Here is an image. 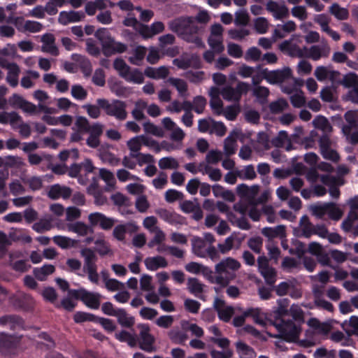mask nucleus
<instances>
[{"label":"nucleus","instance_id":"19","mask_svg":"<svg viewBox=\"0 0 358 358\" xmlns=\"http://www.w3.org/2000/svg\"><path fill=\"white\" fill-rule=\"evenodd\" d=\"M344 118L348 124L342 125V132L344 136H348L352 129L358 128V115L353 110H348L345 113Z\"/></svg>","mask_w":358,"mask_h":358},{"label":"nucleus","instance_id":"59","mask_svg":"<svg viewBox=\"0 0 358 358\" xmlns=\"http://www.w3.org/2000/svg\"><path fill=\"white\" fill-rule=\"evenodd\" d=\"M217 313L220 320L224 322H229L234 314V308L231 306H227Z\"/></svg>","mask_w":358,"mask_h":358},{"label":"nucleus","instance_id":"13","mask_svg":"<svg viewBox=\"0 0 358 358\" xmlns=\"http://www.w3.org/2000/svg\"><path fill=\"white\" fill-rule=\"evenodd\" d=\"M155 213L162 220L171 225L183 224L185 223L184 217L174 211L166 208H158Z\"/></svg>","mask_w":358,"mask_h":358},{"label":"nucleus","instance_id":"24","mask_svg":"<svg viewBox=\"0 0 358 358\" xmlns=\"http://www.w3.org/2000/svg\"><path fill=\"white\" fill-rule=\"evenodd\" d=\"M93 227L87 225L83 222H76L67 225L68 230L78 234L79 236H86L89 234H94Z\"/></svg>","mask_w":358,"mask_h":358},{"label":"nucleus","instance_id":"27","mask_svg":"<svg viewBox=\"0 0 358 358\" xmlns=\"http://www.w3.org/2000/svg\"><path fill=\"white\" fill-rule=\"evenodd\" d=\"M285 231L284 225H278L275 227H264L262 230V234L268 238H282L285 236Z\"/></svg>","mask_w":358,"mask_h":358},{"label":"nucleus","instance_id":"52","mask_svg":"<svg viewBox=\"0 0 358 358\" xmlns=\"http://www.w3.org/2000/svg\"><path fill=\"white\" fill-rule=\"evenodd\" d=\"M53 241L55 244L62 249H66L73 245L76 242L74 240L62 236H55L53 237Z\"/></svg>","mask_w":358,"mask_h":358},{"label":"nucleus","instance_id":"33","mask_svg":"<svg viewBox=\"0 0 358 358\" xmlns=\"http://www.w3.org/2000/svg\"><path fill=\"white\" fill-rule=\"evenodd\" d=\"M168 336L173 343L182 345H185V341L188 338V336L185 332L178 329H171L169 331Z\"/></svg>","mask_w":358,"mask_h":358},{"label":"nucleus","instance_id":"5","mask_svg":"<svg viewBox=\"0 0 358 358\" xmlns=\"http://www.w3.org/2000/svg\"><path fill=\"white\" fill-rule=\"evenodd\" d=\"M69 295L76 300H80L87 307L96 310L101 303V295L97 292H91L84 288L70 289Z\"/></svg>","mask_w":358,"mask_h":358},{"label":"nucleus","instance_id":"16","mask_svg":"<svg viewBox=\"0 0 358 358\" xmlns=\"http://www.w3.org/2000/svg\"><path fill=\"white\" fill-rule=\"evenodd\" d=\"M342 85L346 87H352L350 92L352 100L358 102V76L355 73H350L343 76Z\"/></svg>","mask_w":358,"mask_h":358},{"label":"nucleus","instance_id":"41","mask_svg":"<svg viewBox=\"0 0 358 358\" xmlns=\"http://www.w3.org/2000/svg\"><path fill=\"white\" fill-rule=\"evenodd\" d=\"M329 12L340 20H346L349 16L348 10L340 7L338 3L332 4L329 8Z\"/></svg>","mask_w":358,"mask_h":358},{"label":"nucleus","instance_id":"1","mask_svg":"<svg viewBox=\"0 0 358 358\" xmlns=\"http://www.w3.org/2000/svg\"><path fill=\"white\" fill-rule=\"evenodd\" d=\"M278 307L273 310L272 316L273 321V325L278 331V337L287 342H296L301 332V328L297 326L294 321L285 317L289 316V300L287 299H280L278 301Z\"/></svg>","mask_w":358,"mask_h":358},{"label":"nucleus","instance_id":"45","mask_svg":"<svg viewBox=\"0 0 358 358\" xmlns=\"http://www.w3.org/2000/svg\"><path fill=\"white\" fill-rule=\"evenodd\" d=\"M130 157L136 159L137 164L141 166L144 164H151L155 162L154 157L150 154H144L142 152L130 153Z\"/></svg>","mask_w":358,"mask_h":358},{"label":"nucleus","instance_id":"35","mask_svg":"<svg viewBox=\"0 0 358 358\" xmlns=\"http://www.w3.org/2000/svg\"><path fill=\"white\" fill-rule=\"evenodd\" d=\"M203 287L204 285L196 278H189L187 280V289L191 294L196 296L203 292Z\"/></svg>","mask_w":358,"mask_h":358},{"label":"nucleus","instance_id":"51","mask_svg":"<svg viewBox=\"0 0 358 358\" xmlns=\"http://www.w3.org/2000/svg\"><path fill=\"white\" fill-rule=\"evenodd\" d=\"M212 122L210 134H215L217 136H223L227 132V127L222 122H216L213 119H210Z\"/></svg>","mask_w":358,"mask_h":358},{"label":"nucleus","instance_id":"3","mask_svg":"<svg viewBox=\"0 0 358 358\" xmlns=\"http://www.w3.org/2000/svg\"><path fill=\"white\" fill-rule=\"evenodd\" d=\"M94 36L100 41L102 52L106 57H110L116 53H123L127 49L126 44L116 42L106 28H99L96 31Z\"/></svg>","mask_w":358,"mask_h":358},{"label":"nucleus","instance_id":"2","mask_svg":"<svg viewBox=\"0 0 358 358\" xmlns=\"http://www.w3.org/2000/svg\"><path fill=\"white\" fill-rule=\"evenodd\" d=\"M169 29L187 43L196 47H203L201 39L202 26H199L193 17H180L169 22Z\"/></svg>","mask_w":358,"mask_h":358},{"label":"nucleus","instance_id":"60","mask_svg":"<svg viewBox=\"0 0 358 358\" xmlns=\"http://www.w3.org/2000/svg\"><path fill=\"white\" fill-rule=\"evenodd\" d=\"M184 307L187 312L196 314L199 311L201 303L196 300L187 299L184 301Z\"/></svg>","mask_w":358,"mask_h":358},{"label":"nucleus","instance_id":"58","mask_svg":"<svg viewBox=\"0 0 358 358\" xmlns=\"http://www.w3.org/2000/svg\"><path fill=\"white\" fill-rule=\"evenodd\" d=\"M127 145L129 150L131 151L130 153H138L142 148L141 138L140 136H135L127 143Z\"/></svg>","mask_w":358,"mask_h":358},{"label":"nucleus","instance_id":"26","mask_svg":"<svg viewBox=\"0 0 358 358\" xmlns=\"http://www.w3.org/2000/svg\"><path fill=\"white\" fill-rule=\"evenodd\" d=\"M238 132L233 131L227 136L224 142V150L227 155L230 156L236 152V139L238 136Z\"/></svg>","mask_w":358,"mask_h":358},{"label":"nucleus","instance_id":"12","mask_svg":"<svg viewBox=\"0 0 358 358\" xmlns=\"http://www.w3.org/2000/svg\"><path fill=\"white\" fill-rule=\"evenodd\" d=\"M241 264L236 259L232 257H227L220 262L215 266V272L217 274L227 273V272L234 273L238 270Z\"/></svg>","mask_w":358,"mask_h":358},{"label":"nucleus","instance_id":"15","mask_svg":"<svg viewBox=\"0 0 358 358\" xmlns=\"http://www.w3.org/2000/svg\"><path fill=\"white\" fill-rule=\"evenodd\" d=\"M279 48L282 52H287L289 56L299 58L304 57L307 50V47L304 46L303 48H301L296 44L292 43L290 40H285L282 42L279 45Z\"/></svg>","mask_w":358,"mask_h":358},{"label":"nucleus","instance_id":"49","mask_svg":"<svg viewBox=\"0 0 358 358\" xmlns=\"http://www.w3.org/2000/svg\"><path fill=\"white\" fill-rule=\"evenodd\" d=\"M288 107L287 102L283 99H280L275 101H273L269 104V110L273 114H278L282 113L284 110H285Z\"/></svg>","mask_w":358,"mask_h":358},{"label":"nucleus","instance_id":"56","mask_svg":"<svg viewBox=\"0 0 358 358\" xmlns=\"http://www.w3.org/2000/svg\"><path fill=\"white\" fill-rule=\"evenodd\" d=\"M226 275L224 277L222 275V274H218L215 278L214 282L222 287H227L229 282L234 280L236 278V274L231 272H227V273H225ZM213 282V280H211Z\"/></svg>","mask_w":358,"mask_h":358},{"label":"nucleus","instance_id":"64","mask_svg":"<svg viewBox=\"0 0 358 358\" xmlns=\"http://www.w3.org/2000/svg\"><path fill=\"white\" fill-rule=\"evenodd\" d=\"M262 52L257 47H251L246 51L244 59L246 61H259L261 58Z\"/></svg>","mask_w":358,"mask_h":358},{"label":"nucleus","instance_id":"11","mask_svg":"<svg viewBox=\"0 0 358 358\" xmlns=\"http://www.w3.org/2000/svg\"><path fill=\"white\" fill-rule=\"evenodd\" d=\"M88 220L92 227L99 225L101 229L106 231L110 230L117 221L114 218L106 217L104 214L99 212L90 213Z\"/></svg>","mask_w":358,"mask_h":358},{"label":"nucleus","instance_id":"21","mask_svg":"<svg viewBox=\"0 0 358 358\" xmlns=\"http://www.w3.org/2000/svg\"><path fill=\"white\" fill-rule=\"evenodd\" d=\"M136 230V226L131 222L124 224H118L115 227L113 231V236L117 241H123L125 239V235L127 233H134Z\"/></svg>","mask_w":358,"mask_h":358},{"label":"nucleus","instance_id":"54","mask_svg":"<svg viewBox=\"0 0 358 358\" xmlns=\"http://www.w3.org/2000/svg\"><path fill=\"white\" fill-rule=\"evenodd\" d=\"M95 323L100 324L102 327L108 333L113 332L117 328L113 321L108 318L96 316Z\"/></svg>","mask_w":358,"mask_h":358},{"label":"nucleus","instance_id":"17","mask_svg":"<svg viewBox=\"0 0 358 358\" xmlns=\"http://www.w3.org/2000/svg\"><path fill=\"white\" fill-rule=\"evenodd\" d=\"M85 17V15L82 11H62L59 13L58 21L61 24L67 25L69 23L80 22Z\"/></svg>","mask_w":358,"mask_h":358},{"label":"nucleus","instance_id":"42","mask_svg":"<svg viewBox=\"0 0 358 358\" xmlns=\"http://www.w3.org/2000/svg\"><path fill=\"white\" fill-rule=\"evenodd\" d=\"M245 316H246V317H252L256 324L260 325L265 324V322L261 313V309L259 308H250L247 309L245 311Z\"/></svg>","mask_w":358,"mask_h":358},{"label":"nucleus","instance_id":"6","mask_svg":"<svg viewBox=\"0 0 358 358\" xmlns=\"http://www.w3.org/2000/svg\"><path fill=\"white\" fill-rule=\"evenodd\" d=\"M192 251L194 255L199 257H210L213 261L220 259V255L213 245L207 247L205 241L200 237H194L192 240Z\"/></svg>","mask_w":358,"mask_h":358},{"label":"nucleus","instance_id":"34","mask_svg":"<svg viewBox=\"0 0 358 358\" xmlns=\"http://www.w3.org/2000/svg\"><path fill=\"white\" fill-rule=\"evenodd\" d=\"M76 61L84 76L86 78L90 76L92 72L90 60L85 56L78 55Z\"/></svg>","mask_w":358,"mask_h":358},{"label":"nucleus","instance_id":"30","mask_svg":"<svg viewBox=\"0 0 358 358\" xmlns=\"http://www.w3.org/2000/svg\"><path fill=\"white\" fill-rule=\"evenodd\" d=\"M342 328L348 336H358V317L351 316L349 322L345 321L342 324Z\"/></svg>","mask_w":358,"mask_h":358},{"label":"nucleus","instance_id":"18","mask_svg":"<svg viewBox=\"0 0 358 358\" xmlns=\"http://www.w3.org/2000/svg\"><path fill=\"white\" fill-rule=\"evenodd\" d=\"M80 255L84 257L83 269L85 272L87 273L90 271L97 269V266L96 264L97 257L92 249L87 248L82 249Z\"/></svg>","mask_w":358,"mask_h":358},{"label":"nucleus","instance_id":"22","mask_svg":"<svg viewBox=\"0 0 358 358\" xmlns=\"http://www.w3.org/2000/svg\"><path fill=\"white\" fill-rule=\"evenodd\" d=\"M145 267L149 271H157L159 268H166L168 266L166 259L162 256L147 257L144 261Z\"/></svg>","mask_w":358,"mask_h":358},{"label":"nucleus","instance_id":"9","mask_svg":"<svg viewBox=\"0 0 358 358\" xmlns=\"http://www.w3.org/2000/svg\"><path fill=\"white\" fill-rule=\"evenodd\" d=\"M9 301L15 309L25 312L32 311L35 306L34 299L24 293L15 294L10 297Z\"/></svg>","mask_w":358,"mask_h":358},{"label":"nucleus","instance_id":"47","mask_svg":"<svg viewBox=\"0 0 358 358\" xmlns=\"http://www.w3.org/2000/svg\"><path fill=\"white\" fill-rule=\"evenodd\" d=\"M208 43L215 53L220 54L224 50L222 37H213L210 36L208 39Z\"/></svg>","mask_w":358,"mask_h":358},{"label":"nucleus","instance_id":"7","mask_svg":"<svg viewBox=\"0 0 358 358\" xmlns=\"http://www.w3.org/2000/svg\"><path fill=\"white\" fill-rule=\"evenodd\" d=\"M140 330L138 341L139 348L146 352H154L156 351L155 346V338L150 334V328L148 324L141 323L137 325Z\"/></svg>","mask_w":358,"mask_h":358},{"label":"nucleus","instance_id":"28","mask_svg":"<svg viewBox=\"0 0 358 358\" xmlns=\"http://www.w3.org/2000/svg\"><path fill=\"white\" fill-rule=\"evenodd\" d=\"M236 348L240 358H255L256 357L255 350L242 341L236 342Z\"/></svg>","mask_w":358,"mask_h":358},{"label":"nucleus","instance_id":"61","mask_svg":"<svg viewBox=\"0 0 358 358\" xmlns=\"http://www.w3.org/2000/svg\"><path fill=\"white\" fill-rule=\"evenodd\" d=\"M327 212L329 217L334 220H338L343 215L341 210L333 203H327Z\"/></svg>","mask_w":358,"mask_h":358},{"label":"nucleus","instance_id":"14","mask_svg":"<svg viewBox=\"0 0 358 358\" xmlns=\"http://www.w3.org/2000/svg\"><path fill=\"white\" fill-rule=\"evenodd\" d=\"M18 345L17 341L12 336L0 334V352L5 355L14 353Z\"/></svg>","mask_w":358,"mask_h":358},{"label":"nucleus","instance_id":"29","mask_svg":"<svg viewBox=\"0 0 358 358\" xmlns=\"http://www.w3.org/2000/svg\"><path fill=\"white\" fill-rule=\"evenodd\" d=\"M9 66L10 67L8 69V72L6 76V81L12 87H15L18 85L20 69L16 63H11Z\"/></svg>","mask_w":358,"mask_h":358},{"label":"nucleus","instance_id":"38","mask_svg":"<svg viewBox=\"0 0 358 358\" xmlns=\"http://www.w3.org/2000/svg\"><path fill=\"white\" fill-rule=\"evenodd\" d=\"M9 236L15 242L22 241L25 243H31L32 241V238L24 229H17L10 232Z\"/></svg>","mask_w":358,"mask_h":358},{"label":"nucleus","instance_id":"62","mask_svg":"<svg viewBox=\"0 0 358 358\" xmlns=\"http://www.w3.org/2000/svg\"><path fill=\"white\" fill-rule=\"evenodd\" d=\"M184 197L182 192L174 189H169L165 192V199L168 203H173L178 200H182Z\"/></svg>","mask_w":358,"mask_h":358},{"label":"nucleus","instance_id":"4","mask_svg":"<svg viewBox=\"0 0 358 358\" xmlns=\"http://www.w3.org/2000/svg\"><path fill=\"white\" fill-rule=\"evenodd\" d=\"M96 103L108 116L122 121L127 117V103L119 99H113L111 102L106 99H98Z\"/></svg>","mask_w":358,"mask_h":358},{"label":"nucleus","instance_id":"36","mask_svg":"<svg viewBox=\"0 0 358 358\" xmlns=\"http://www.w3.org/2000/svg\"><path fill=\"white\" fill-rule=\"evenodd\" d=\"M147 50L145 47L139 45L134 50V56L129 58V62L134 65L140 66L145 58Z\"/></svg>","mask_w":358,"mask_h":358},{"label":"nucleus","instance_id":"48","mask_svg":"<svg viewBox=\"0 0 358 358\" xmlns=\"http://www.w3.org/2000/svg\"><path fill=\"white\" fill-rule=\"evenodd\" d=\"M182 327L185 331H190L192 335L198 338H201L203 336L204 331L203 329L196 324H190L187 321H182Z\"/></svg>","mask_w":358,"mask_h":358},{"label":"nucleus","instance_id":"46","mask_svg":"<svg viewBox=\"0 0 358 358\" xmlns=\"http://www.w3.org/2000/svg\"><path fill=\"white\" fill-rule=\"evenodd\" d=\"M96 316L92 313L78 311L73 315V320L76 323H83L85 322H92L95 323Z\"/></svg>","mask_w":358,"mask_h":358},{"label":"nucleus","instance_id":"20","mask_svg":"<svg viewBox=\"0 0 358 358\" xmlns=\"http://www.w3.org/2000/svg\"><path fill=\"white\" fill-rule=\"evenodd\" d=\"M71 194L72 190L70 187L56 184L50 187L48 196L52 199H58L60 197L66 199L71 196Z\"/></svg>","mask_w":358,"mask_h":358},{"label":"nucleus","instance_id":"37","mask_svg":"<svg viewBox=\"0 0 358 358\" xmlns=\"http://www.w3.org/2000/svg\"><path fill=\"white\" fill-rule=\"evenodd\" d=\"M123 78L129 83L136 84H142L144 82L143 73L138 69H130L129 73H127L126 78Z\"/></svg>","mask_w":358,"mask_h":358},{"label":"nucleus","instance_id":"53","mask_svg":"<svg viewBox=\"0 0 358 358\" xmlns=\"http://www.w3.org/2000/svg\"><path fill=\"white\" fill-rule=\"evenodd\" d=\"M153 232L155 234V236L148 243L150 248H154L156 245H160L165 240V234L159 227H156Z\"/></svg>","mask_w":358,"mask_h":358},{"label":"nucleus","instance_id":"63","mask_svg":"<svg viewBox=\"0 0 358 358\" xmlns=\"http://www.w3.org/2000/svg\"><path fill=\"white\" fill-rule=\"evenodd\" d=\"M71 95L77 100H84L87 98V92L80 85H74L71 87Z\"/></svg>","mask_w":358,"mask_h":358},{"label":"nucleus","instance_id":"31","mask_svg":"<svg viewBox=\"0 0 358 358\" xmlns=\"http://www.w3.org/2000/svg\"><path fill=\"white\" fill-rule=\"evenodd\" d=\"M55 267L52 264H44L41 268H35L33 271L34 275L36 279L40 281L46 280L48 275L53 273Z\"/></svg>","mask_w":358,"mask_h":358},{"label":"nucleus","instance_id":"55","mask_svg":"<svg viewBox=\"0 0 358 358\" xmlns=\"http://www.w3.org/2000/svg\"><path fill=\"white\" fill-rule=\"evenodd\" d=\"M261 275L264 278L266 284L273 285L276 280V272L272 267L267 268V269L259 271Z\"/></svg>","mask_w":358,"mask_h":358},{"label":"nucleus","instance_id":"25","mask_svg":"<svg viewBox=\"0 0 358 358\" xmlns=\"http://www.w3.org/2000/svg\"><path fill=\"white\" fill-rule=\"evenodd\" d=\"M115 338L122 343H127L129 346L134 348L136 345L138 337L136 334H132L126 330H121L115 334Z\"/></svg>","mask_w":358,"mask_h":358},{"label":"nucleus","instance_id":"43","mask_svg":"<svg viewBox=\"0 0 358 358\" xmlns=\"http://www.w3.org/2000/svg\"><path fill=\"white\" fill-rule=\"evenodd\" d=\"M114 69L118 71L120 76L126 78L127 73H129L130 66H128L122 58H117L113 62Z\"/></svg>","mask_w":358,"mask_h":358},{"label":"nucleus","instance_id":"32","mask_svg":"<svg viewBox=\"0 0 358 358\" xmlns=\"http://www.w3.org/2000/svg\"><path fill=\"white\" fill-rule=\"evenodd\" d=\"M313 124L315 128L322 130L324 134L331 133L332 127L327 117L322 115H317L313 120Z\"/></svg>","mask_w":358,"mask_h":358},{"label":"nucleus","instance_id":"50","mask_svg":"<svg viewBox=\"0 0 358 358\" xmlns=\"http://www.w3.org/2000/svg\"><path fill=\"white\" fill-rule=\"evenodd\" d=\"M52 225L50 220L41 219L38 222L34 223L32 229L37 233H43L52 229Z\"/></svg>","mask_w":358,"mask_h":358},{"label":"nucleus","instance_id":"40","mask_svg":"<svg viewBox=\"0 0 358 358\" xmlns=\"http://www.w3.org/2000/svg\"><path fill=\"white\" fill-rule=\"evenodd\" d=\"M169 82L176 88L181 96H187V85L184 80L180 78H169Z\"/></svg>","mask_w":358,"mask_h":358},{"label":"nucleus","instance_id":"10","mask_svg":"<svg viewBox=\"0 0 358 358\" xmlns=\"http://www.w3.org/2000/svg\"><path fill=\"white\" fill-rule=\"evenodd\" d=\"M262 73L264 79L272 85L282 83L292 76V71L288 67L273 71L263 69Z\"/></svg>","mask_w":358,"mask_h":358},{"label":"nucleus","instance_id":"57","mask_svg":"<svg viewBox=\"0 0 358 358\" xmlns=\"http://www.w3.org/2000/svg\"><path fill=\"white\" fill-rule=\"evenodd\" d=\"M143 128L146 133L151 134L158 137H162L164 136L162 129L150 122H145L143 124Z\"/></svg>","mask_w":358,"mask_h":358},{"label":"nucleus","instance_id":"39","mask_svg":"<svg viewBox=\"0 0 358 358\" xmlns=\"http://www.w3.org/2000/svg\"><path fill=\"white\" fill-rule=\"evenodd\" d=\"M159 167L162 169H177L179 167L178 162L173 157H165L159 159Z\"/></svg>","mask_w":358,"mask_h":358},{"label":"nucleus","instance_id":"44","mask_svg":"<svg viewBox=\"0 0 358 358\" xmlns=\"http://www.w3.org/2000/svg\"><path fill=\"white\" fill-rule=\"evenodd\" d=\"M3 159V166L6 168H20L24 165L22 159L17 156L8 155Z\"/></svg>","mask_w":358,"mask_h":358},{"label":"nucleus","instance_id":"8","mask_svg":"<svg viewBox=\"0 0 358 358\" xmlns=\"http://www.w3.org/2000/svg\"><path fill=\"white\" fill-rule=\"evenodd\" d=\"M250 90V85L244 82L238 83L236 87L226 86L221 90L223 99L228 101L238 103L243 94H245Z\"/></svg>","mask_w":358,"mask_h":358},{"label":"nucleus","instance_id":"23","mask_svg":"<svg viewBox=\"0 0 358 358\" xmlns=\"http://www.w3.org/2000/svg\"><path fill=\"white\" fill-rule=\"evenodd\" d=\"M115 317H117L118 324L122 327L133 329V327L135 324V318L129 315L125 309L118 308V312Z\"/></svg>","mask_w":358,"mask_h":358}]
</instances>
